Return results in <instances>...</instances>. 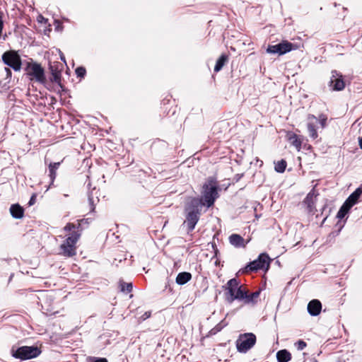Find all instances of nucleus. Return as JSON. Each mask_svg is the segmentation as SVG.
Here are the masks:
<instances>
[{
    "label": "nucleus",
    "instance_id": "f257e3e1",
    "mask_svg": "<svg viewBox=\"0 0 362 362\" xmlns=\"http://www.w3.org/2000/svg\"><path fill=\"white\" fill-rule=\"evenodd\" d=\"M75 226L72 223L66 224L64 228L66 239L60 248L62 253L66 257H72L76 253V244L80 238V233L75 230Z\"/></svg>",
    "mask_w": 362,
    "mask_h": 362
},
{
    "label": "nucleus",
    "instance_id": "f03ea898",
    "mask_svg": "<svg viewBox=\"0 0 362 362\" xmlns=\"http://www.w3.org/2000/svg\"><path fill=\"white\" fill-rule=\"evenodd\" d=\"M226 291V299L228 303H232L235 300H243L245 297L246 289L236 279H230L224 286Z\"/></svg>",
    "mask_w": 362,
    "mask_h": 362
},
{
    "label": "nucleus",
    "instance_id": "7ed1b4c3",
    "mask_svg": "<svg viewBox=\"0 0 362 362\" xmlns=\"http://www.w3.org/2000/svg\"><path fill=\"white\" fill-rule=\"evenodd\" d=\"M203 195L201 199H199V206L206 205L207 207L212 206L218 197L217 185L212 178L209 179L203 186Z\"/></svg>",
    "mask_w": 362,
    "mask_h": 362
},
{
    "label": "nucleus",
    "instance_id": "20e7f679",
    "mask_svg": "<svg viewBox=\"0 0 362 362\" xmlns=\"http://www.w3.org/2000/svg\"><path fill=\"white\" fill-rule=\"evenodd\" d=\"M306 121L309 136L312 139H316L318 137L317 132L318 124H320L322 129H324L327 126V117L324 114L320 115L318 117H316L313 115H308Z\"/></svg>",
    "mask_w": 362,
    "mask_h": 362
},
{
    "label": "nucleus",
    "instance_id": "39448f33",
    "mask_svg": "<svg viewBox=\"0 0 362 362\" xmlns=\"http://www.w3.org/2000/svg\"><path fill=\"white\" fill-rule=\"evenodd\" d=\"M199 199L193 198L186 207L187 216L184 223L187 224L189 231L194 228L199 220Z\"/></svg>",
    "mask_w": 362,
    "mask_h": 362
},
{
    "label": "nucleus",
    "instance_id": "423d86ee",
    "mask_svg": "<svg viewBox=\"0 0 362 362\" xmlns=\"http://www.w3.org/2000/svg\"><path fill=\"white\" fill-rule=\"evenodd\" d=\"M256 342V336L253 333L240 334L236 341L237 350L240 353H246Z\"/></svg>",
    "mask_w": 362,
    "mask_h": 362
},
{
    "label": "nucleus",
    "instance_id": "0eeeda50",
    "mask_svg": "<svg viewBox=\"0 0 362 362\" xmlns=\"http://www.w3.org/2000/svg\"><path fill=\"white\" fill-rule=\"evenodd\" d=\"M12 356L21 360H28L40 355V351L36 346H21L16 350H11Z\"/></svg>",
    "mask_w": 362,
    "mask_h": 362
},
{
    "label": "nucleus",
    "instance_id": "6e6552de",
    "mask_svg": "<svg viewBox=\"0 0 362 362\" xmlns=\"http://www.w3.org/2000/svg\"><path fill=\"white\" fill-rule=\"evenodd\" d=\"M27 74L31 76V80L45 83L46 78L45 76L44 69L42 66L36 63H29L26 67Z\"/></svg>",
    "mask_w": 362,
    "mask_h": 362
},
{
    "label": "nucleus",
    "instance_id": "1a4fd4ad",
    "mask_svg": "<svg viewBox=\"0 0 362 362\" xmlns=\"http://www.w3.org/2000/svg\"><path fill=\"white\" fill-rule=\"evenodd\" d=\"M4 64L11 66L14 71H20L21 69V60L20 56L14 51L5 52L2 56Z\"/></svg>",
    "mask_w": 362,
    "mask_h": 362
},
{
    "label": "nucleus",
    "instance_id": "9d476101",
    "mask_svg": "<svg viewBox=\"0 0 362 362\" xmlns=\"http://www.w3.org/2000/svg\"><path fill=\"white\" fill-rule=\"evenodd\" d=\"M270 258L264 253L259 255L257 259L250 262L247 268H249L251 271H257L259 269L267 270L269 267Z\"/></svg>",
    "mask_w": 362,
    "mask_h": 362
},
{
    "label": "nucleus",
    "instance_id": "9b49d317",
    "mask_svg": "<svg viewBox=\"0 0 362 362\" xmlns=\"http://www.w3.org/2000/svg\"><path fill=\"white\" fill-rule=\"evenodd\" d=\"M330 86L334 90H341L344 88L345 84L341 78V76L336 71L332 72V77L330 78Z\"/></svg>",
    "mask_w": 362,
    "mask_h": 362
},
{
    "label": "nucleus",
    "instance_id": "f8f14e48",
    "mask_svg": "<svg viewBox=\"0 0 362 362\" xmlns=\"http://www.w3.org/2000/svg\"><path fill=\"white\" fill-rule=\"evenodd\" d=\"M322 310V304L318 300H312L308 304V312L312 316L318 315Z\"/></svg>",
    "mask_w": 362,
    "mask_h": 362
},
{
    "label": "nucleus",
    "instance_id": "ddd939ff",
    "mask_svg": "<svg viewBox=\"0 0 362 362\" xmlns=\"http://www.w3.org/2000/svg\"><path fill=\"white\" fill-rule=\"evenodd\" d=\"M362 194V189L361 188H357L352 194L349 195L346 202L344 203L346 206H348L350 209L355 205L360 196Z\"/></svg>",
    "mask_w": 362,
    "mask_h": 362
},
{
    "label": "nucleus",
    "instance_id": "4468645a",
    "mask_svg": "<svg viewBox=\"0 0 362 362\" xmlns=\"http://www.w3.org/2000/svg\"><path fill=\"white\" fill-rule=\"evenodd\" d=\"M230 243L235 247H244L247 243H245L244 239L238 234H232L229 236Z\"/></svg>",
    "mask_w": 362,
    "mask_h": 362
},
{
    "label": "nucleus",
    "instance_id": "2eb2a0df",
    "mask_svg": "<svg viewBox=\"0 0 362 362\" xmlns=\"http://www.w3.org/2000/svg\"><path fill=\"white\" fill-rule=\"evenodd\" d=\"M279 54H284L293 49V45L288 41H283L277 44Z\"/></svg>",
    "mask_w": 362,
    "mask_h": 362
},
{
    "label": "nucleus",
    "instance_id": "dca6fc26",
    "mask_svg": "<svg viewBox=\"0 0 362 362\" xmlns=\"http://www.w3.org/2000/svg\"><path fill=\"white\" fill-rule=\"evenodd\" d=\"M287 138L291 144L299 151L301 148L302 141L294 133L289 132L287 134Z\"/></svg>",
    "mask_w": 362,
    "mask_h": 362
},
{
    "label": "nucleus",
    "instance_id": "f3484780",
    "mask_svg": "<svg viewBox=\"0 0 362 362\" xmlns=\"http://www.w3.org/2000/svg\"><path fill=\"white\" fill-rule=\"evenodd\" d=\"M11 216L15 218H21L23 216V209L18 204H13L10 208Z\"/></svg>",
    "mask_w": 362,
    "mask_h": 362
},
{
    "label": "nucleus",
    "instance_id": "a211bd4d",
    "mask_svg": "<svg viewBox=\"0 0 362 362\" xmlns=\"http://www.w3.org/2000/svg\"><path fill=\"white\" fill-rule=\"evenodd\" d=\"M192 278V275L189 272L179 273L176 277V283L179 285H184L188 282Z\"/></svg>",
    "mask_w": 362,
    "mask_h": 362
},
{
    "label": "nucleus",
    "instance_id": "6ab92c4d",
    "mask_svg": "<svg viewBox=\"0 0 362 362\" xmlns=\"http://www.w3.org/2000/svg\"><path fill=\"white\" fill-rule=\"evenodd\" d=\"M276 358L279 362H288L291 360V354L286 349L280 350L276 354Z\"/></svg>",
    "mask_w": 362,
    "mask_h": 362
},
{
    "label": "nucleus",
    "instance_id": "aec40b11",
    "mask_svg": "<svg viewBox=\"0 0 362 362\" xmlns=\"http://www.w3.org/2000/svg\"><path fill=\"white\" fill-rule=\"evenodd\" d=\"M60 165V163H51L49 165V177L51 180V185L53 184L54 179L56 177V171L58 169L59 166Z\"/></svg>",
    "mask_w": 362,
    "mask_h": 362
},
{
    "label": "nucleus",
    "instance_id": "412c9836",
    "mask_svg": "<svg viewBox=\"0 0 362 362\" xmlns=\"http://www.w3.org/2000/svg\"><path fill=\"white\" fill-rule=\"evenodd\" d=\"M228 56L222 54L216 61V65L214 66V71H219L223 68L224 64L228 62Z\"/></svg>",
    "mask_w": 362,
    "mask_h": 362
},
{
    "label": "nucleus",
    "instance_id": "4be33fe9",
    "mask_svg": "<svg viewBox=\"0 0 362 362\" xmlns=\"http://www.w3.org/2000/svg\"><path fill=\"white\" fill-rule=\"evenodd\" d=\"M259 292L256 291L249 295L247 291H245V297L243 298L244 303H252L255 301V300L259 297Z\"/></svg>",
    "mask_w": 362,
    "mask_h": 362
},
{
    "label": "nucleus",
    "instance_id": "5701e85b",
    "mask_svg": "<svg viewBox=\"0 0 362 362\" xmlns=\"http://www.w3.org/2000/svg\"><path fill=\"white\" fill-rule=\"evenodd\" d=\"M286 168V162L284 160H281L275 163V170L278 173H284Z\"/></svg>",
    "mask_w": 362,
    "mask_h": 362
},
{
    "label": "nucleus",
    "instance_id": "b1692460",
    "mask_svg": "<svg viewBox=\"0 0 362 362\" xmlns=\"http://www.w3.org/2000/svg\"><path fill=\"white\" fill-rule=\"evenodd\" d=\"M349 209H350V208L348 206H346L345 204H344L337 213V218H340V219L343 218L346 216V214L349 212Z\"/></svg>",
    "mask_w": 362,
    "mask_h": 362
},
{
    "label": "nucleus",
    "instance_id": "393cba45",
    "mask_svg": "<svg viewBox=\"0 0 362 362\" xmlns=\"http://www.w3.org/2000/svg\"><path fill=\"white\" fill-rule=\"evenodd\" d=\"M50 69H51V71H52L51 80L56 83H59L60 81V78H61L60 71H59L56 69H53L52 66H51Z\"/></svg>",
    "mask_w": 362,
    "mask_h": 362
},
{
    "label": "nucleus",
    "instance_id": "a878e982",
    "mask_svg": "<svg viewBox=\"0 0 362 362\" xmlns=\"http://www.w3.org/2000/svg\"><path fill=\"white\" fill-rule=\"evenodd\" d=\"M132 289V283H122L121 284V290L123 292H130Z\"/></svg>",
    "mask_w": 362,
    "mask_h": 362
},
{
    "label": "nucleus",
    "instance_id": "bb28decb",
    "mask_svg": "<svg viewBox=\"0 0 362 362\" xmlns=\"http://www.w3.org/2000/svg\"><path fill=\"white\" fill-rule=\"evenodd\" d=\"M267 52L269 54H279L277 45L268 46V47L267 49Z\"/></svg>",
    "mask_w": 362,
    "mask_h": 362
},
{
    "label": "nucleus",
    "instance_id": "cd10ccee",
    "mask_svg": "<svg viewBox=\"0 0 362 362\" xmlns=\"http://www.w3.org/2000/svg\"><path fill=\"white\" fill-rule=\"evenodd\" d=\"M86 69L80 66L76 69V74L78 77H83L86 74Z\"/></svg>",
    "mask_w": 362,
    "mask_h": 362
},
{
    "label": "nucleus",
    "instance_id": "c85d7f7f",
    "mask_svg": "<svg viewBox=\"0 0 362 362\" xmlns=\"http://www.w3.org/2000/svg\"><path fill=\"white\" fill-rule=\"evenodd\" d=\"M296 346H297V349L298 350H303L305 348L306 346V343L302 340H299L297 343H296Z\"/></svg>",
    "mask_w": 362,
    "mask_h": 362
},
{
    "label": "nucleus",
    "instance_id": "c756f323",
    "mask_svg": "<svg viewBox=\"0 0 362 362\" xmlns=\"http://www.w3.org/2000/svg\"><path fill=\"white\" fill-rule=\"evenodd\" d=\"M37 21L40 23H47V19L44 18L42 15H39L37 17Z\"/></svg>",
    "mask_w": 362,
    "mask_h": 362
},
{
    "label": "nucleus",
    "instance_id": "7c9ffc66",
    "mask_svg": "<svg viewBox=\"0 0 362 362\" xmlns=\"http://www.w3.org/2000/svg\"><path fill=\"white\" fill-rule=\"evenodd\" d=\"M150 316H151V313L150 312H146L144 314V315L142 316V320H144L148 318Z\"/></svg>",
    "mask_w": 362,
    "mask_h": 362
},
{
    "label": "nucleus",
    "instance_id": "2f4dec72",
    "mask_svg": "<svg viewBox=\"0 0 362 362\" xmlns=\"http://www.w3.org/2000/svg\"><path fill=\"white\" fill-rule=\"evenodd\" d=\"M94 362H107V361L106 358H100L96 359Z\"/></svg>",
    "mask_w": 362,
    "mask_h": 362
},
{
    "label": "nucleus",
    "instance_id": "473e14b6",
    "mask_svg": "<svg viewBox=\"0 0 362 362\" xmlns=\"http://www.w3.org/2000/svg\"><path fill=\"white\" fill-rule=\"evenodd\" d=\"M59 53H60V59H61L63 62H64L66 63L65 57H64V54H63L60 51H59Z\"/></svg>",
    "mask_w": 362,
    "mask_h": 362
},
{
    "label": "nucleus",
    "instance_id": "72a5a7b5",
    "mask_svg": "<svg viewBox=\"0 0 362 362\" xmlns=\"http://www.w3.org/2000/svg\"><path fill=\"white\" fill-rule=\"evenodd\" d=\"M35 202V196H33L30 200V205H32Z\"/></svg>",
    "mask_w": 362,
    "mask_h": 362
},
{
    "label": "nucleus",
    "instance_id": "f704fd0d",
    "mask_svg": "<svg viewBox=\"0 0 362 362\" xmlns=\"http://www.w3.org/2000/svg\"><path fill=\"white\" fill-rule=\"evenodd\" d=\"M359 146L360 148L362 149V137L359 139Z\"/></svg>",
    "mask_w": 362,
    "mask_h": 362
},
{
    "label": "nucleus",
    "instance_id": "c9c22d12",
    "mask_svg": "<svg viewBox=\"0 0 362 362\" xmlns=\"http://www.w3.org/2000/svg\"><path fill=\"white\" fill-rule=\"evenodd\" d=\"M6 71L8 74H11V70L9 69L6 68Z\"/></svg>",
    "mask_w": 362,
    "mask_h": 362
},
{
    "label": "nucleus",
    "instance_id": "e433bc0d",
    "mask_svg": "<svg viewBox=\"0 0 362 362\" xmlns=\"http://www.w3.org/2000/svg\"><path fill=\"white\" fill-rule=\"evenodd\" d=\"M310 197H311L310 194H308L307 197H306V200H308Z\"/></svg>",
    "mask_w": 362,
    "mask_h": 362
},
{
    "label": "nucleus",
    "instance_id": "4c0bfd02",
    "mask_svg": "<svg viewBox=\"0 0 362 362\" xmlns=\"http://www.w3.org/2000/svg\"><path fill=\"white\" fill-rule=\"evenodd\" d=\"M314 362H317V361H314Z\"/></svg>",
    "mask_w": 362,
    "mask_h": 362
}]
</instances>
